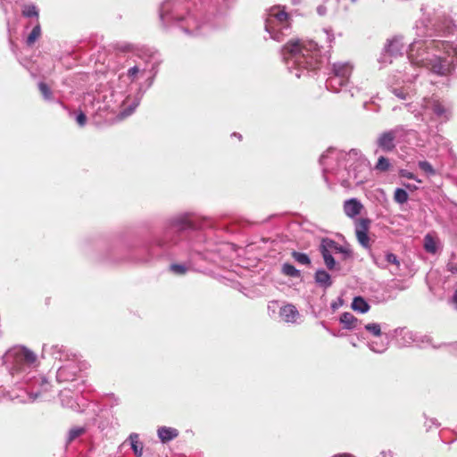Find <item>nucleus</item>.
Instances as JSON below:
<instances>
[{"label": "nucleus", "instance_id": "1", "mask_svg": "<svg viewBox=\"0 0 457 457\" xmlns=\"http://www.w3.org/2000/svg\"><path fill=\"white\" fill-rule=\"evenodd\" d=\"M413 29L420 39L409 46L407 57L411 64L427 67L437 75L450 74L457 63V39L444 38L454 32L453 21L438 19L433 22L423 14Z\"/></svg>", "mask_w": 457, "mask_h": 457}, {"label": "nucleus", "instance_id": "2", "mask_svg": "<svg viewBox=\"0 0 457 457\" xmlns=\"http://www.w3.org/2000/svg\"><path fill=\"white\" fill-rule=\"evenodd\" d=\"M3 361L12 377H17L19 381L32 384V391L29 394L32 402L37 400L42 392L49 390V381L44 376L35 375L38 361L37 355L29 349L14 346L4 353Z\"/></svg>", "mask_w": 457, "mask_h": 457}, {"label": "nucleus", "instance_id": "3", "mask_svg": "<svg viewBox=\"0 0 457 457\" xmlns=\"http://www.w3.org/2000/svg\"><path fill=\"white\" fill-rule=\"evenodd\" d=\"M281 54L289 71L296 78L318 70L328 57L320 54L318 44L312 40H291L286 44Z\"/></svg>", "mask_w": 457, "mask_h": 457}, {"label": "nucleus", "instance_id": "4", "mask_svg": "<svg viewBox=\"0 0 457 457\" xmlns=\"http://www.w3.org/2000/svg\"><path fill=\"white\" fill-rule=\"evenodd\" d=\"M182 4L179 0H165L160 7V19L165 26L179 22L182 29L189 35H198L199 25L195 18L180 14Z\"/></svg>", "mask_w": 457, "mask_h": 457}, {"label": "nucleus", "instance_id": "5", "mask_svg": "<svg viewBox=\"0 0 457 457\" xmlns=\"http://www.w3.org/2000/svg\"><path fill=\"white\" fill-rule=\"evenodd\" d=\"M352 159L357 162L361 161L360 151L352 149L349 153H345L333 147L328 148L320 158L325 179H327V173H337L341 166L346 168Z\"/></svg>", "mask_w": 457, "mask_h": 457}, {"label": "nucleus", "instance_id": "6", "mask_svg": "<svg viewBox=\"0 0 457 457\" xmlns=\"http://www.w3.org/2000/svg\"><path fill=\"white\" fill-rule=\"evenodd\" d=\"M265 29L272 39L282 41L286 31L289 29L288 14L278 8L270 9L265 21Z\"/></svg>", "mask_w": 457, "mask_h": 457}, {"label": "nucleus", "instance_id": "7", "mask_svg": "<svg viewBox=\"0 0 457 457\" xmlns=\"http://www.w3.org/2000/svg\"><path fill=\"white\" fill-rule=\"evenodd\" d=\"M353 71L350 62H336L332 63L329 76L326 81V87L333 92H339L349 83Z\"/></svg>", "mask_w": 457, "mask_h": 457}, {"label": "nucleus", "instance_id": "8", "mask_svg": "<svg viewBox=\"0 0 457 457\" xmlns=\"http://www.w3.org/2000/svg\"><path fill=\"white\" fill-rule=\"evenodd\" d=\"M195 228V224L191 220L189 215L185 214L172 219L170 222V227L168 230L165 232L164 239H162L159 242L161 246L166 245L169 244L168 239L170 240L173 244H176L177 241L173 238H170V236L173 233L181 232L187 229H194Z\"/></svg>", "mask_w": 457, "mask_h": 457}, {"label": "nucleus", "instance_id": "9", "mask_svg": "<svg viewBox=\"0 0 457 457\" xmlns=\"http://www.w3.org/2000/svg\"><path fill=\"white\" fill-rule=\"evenodd\" d=\"M402 36H395L388 39L382 54L383 62H392L391 57L402 56L404 50V44Z\"/></svg>", "mask_w": 457, "mask_h": 457}, {"label": "nucleus", "instance_id": "10", "mask_svg": "<svg viewBox=\"0 0 457 457\" xmlns=\"http://www.w3.org/2000/svg\"><path fill=\"white\" fill-rule=\"evenodd\" d=\"M370 220L361 218L355 220V236L359 244L368 249L370 247V239L368 235L370 227Z\"/></svg>", "mask_w": 457, "mask_h": 457}, {"label": "nucleus", "instance_id": "11", "mask_svg": "<svg viewBox=\"0 0 457 457\" xmlns=\"http://www.w3.org/2000/svg\"><path fill=\"white\" fill-rule=\"evenodd\" d=\"M68 363L60 367L56 373V378L60 382L73 380L80 368L77 364L76 355H72Z\"/></svg>", "mask_w": 457, "mask_h": 457}, {"label": "nucleus", "instance_id": "12", "mask_svg": "<svg viewBox=\"0 0 457 457\" xmlns=\"http://www.w3.org/2000/svg\"><path fill=\"white\" fill-rule=\"evenodd\" d=\"M422 106L425 112H431L433 114H444L452 111L450 104L435 97L424 98Z\"/></svg>", "mask_w": 457, "mask_h": 457}, {"label": "nucleus", "instance_id": "13", "mask_svg": "<svg viewBox=\"0 0 457 457\" xmlns=\"http://www.w3.org/2000/svg\"><path fill=\"white\" fill-rule=\"evenodd\" d=\"M47 354L51 355L54 359L62 361H70L73 355L65 352L62 346L52 345L48 349L46 345H44L42 350V358H46Z\"/></svg>", "mask_w": 457, "mask_h": 457}, {"label": "nucleus", "instance_id": "14", "mask_svg": "<svg viewBox=\"0 0 457 457\" xmlns=\"http://www.w3.org/2000/svg\"><path fill=\"white\" fill-rule=\"evenodd\" d=\"M397 130L393 129L382 133L378 138V145L385 152H391L395 149V139Z\"/></svg>", "mask_w": 457, "mask_h": 457}, {"label": "nucleus", "instance_id": "15", "mask_svg": "<svg viewBox=\"0 0 457 457\" xmlns=\"http://www.w3.org/2000/svg\"><path fill=\"white\" fill-rule=\"evenodd\" d=\"M321 244L323 246H325L328 250H329L332 253H342L344 255V259H348L352 257V252L349 248L345 247L337 244L336 241L325 238L322 239Z\"/></svg>", "mask_w": 457, "mask_h": 457}, {"label": "nucleus", "instance_id": "16", "mask_svg": "<svg viewBox=\"0 0 457 457\" xmlns=\"http://www.w3.org/2000/svg\"><path fill=\"white\" fill-rule=\"evenodd\" d=\"M362 209V204L356 198H351L344 203V212L349 218L356 217L361 212Z\"/></svg>", "mask_w": 457, "mask_h": 457}, {"label": "nucleus", "instance_id": "17", "mask_svg": "<svg viewBox=\"0 0 457 457\" xmlns=\"http://www.w3.org/2000/svg\"><path fill=\"white\" fill-rule=\"evenodd\" d=\"M279 315L286 322L294 323L299 317V312L293 304H287L280 308Z\"/></svg>", "mask_w": 457, "mask_h": 457}, {"label": "nucleus", "instance_id": "18", "mask_svg": "<svg viewBox=\"0 0 457 457\" xmlns=\"http://www.w3.org/2000/svg\"><path fill=\"white\" fill-rule=\"evenodd\" d=\"M396 335L398 337V344L401 346H408L411 343H414L415 341V332L405 329V328H399L395 330Z\"/></svg>", "mask_w": 457, "mask_h": 457}, {"label": "nucleus", "instance_id": "19", "mask_svg": "<svg viewBox=\"0 0 457 457\" xmlns=\"http://www.w3.org/2000/svg\"><path fill=\"white\" fill-rule=\"evenodd\" d=\"M339 320L343 324L344 328L346 329L359 328L361 324V322L350 312L342 313Z\"/></svg>", "mask_w": 457, "mask_h": 457}, {"label": "nucleus", "instance_id": "20", "mask_svg": "<svg viewBox=\"0 0 457 457\" xmlns=\"http://www.w3.org/2000/svg\"><path fill=\"white\" fill-rule=\"evenodd\" d=\"M125 116H116L115 119L107 120L105 116H90L91 123L97 129H103L113 123L121 121Z\"/></svg>", "mask_w": 457, "mask_h": 457}, {"label": "nucleus", "instance_id": "21", "mask_svg": "<svg viewBox=\"0 0 457 457\" xmlns=\"http://www.w3.org/2000/svg\"><path fill=\"white\" fill-rule=\"evenodd\" d=\"M157 435L162 443H168L179 436V431L170 427H160L157 430Z\"/></svg>", "mask_w": 457, "mask_h": 457}, {"label": "nucleus", "instance_id": "22", "mask_svg": "<svg viewBox=\"0 0 457 457\" xmlns=\"http://www.w3.org/2000/svg\"><path fill=\"white\" fill-rule=\"evenodd\" d=\"M315 281L320 287L325 288L329 287L332 285L330 275L324 270H319L315 273Z\"/></svg>", "mask_w": 457, "mask_h": 457}, {"label": "nucleus", "instance_id": "23", "mask_svg": "<svg viewBox=\"0 0 457 457\" xmlns=\"http://www.w3.org/2000/svg\"><path fill=\"white\" fill-rule=\"evenodd\" d=\"M320 252L324 259L325 265L328 270H334L336 268V261L332 256V253L328 250L323 245L320 243Z\"/></svg>", "mask_w": 457, "mask_h": 457}, {"label": "nucleus", "instance_id": "24", "mask_svg": "<svg viewBox=\"0 0 457 457\" xmlns=\"http://www.w3.org/2000/svg\"><path fill=\"white\" fill-rule=\"evenodd\" d=\"M129 440L130 441V445L134 454L137 457H141L143 454V443L139 441L138 435L136 433L131 434L129 437Z\"/></svg>", "mask_w": 457, "mask_h": 457}, {"label": "nucleus", "instance_id": "25", "mask_svg": "<svg viewBox=\"0 0 457 457\" xmlns=\"http://www.w3.org/2000/svg\"><path fill=\"white\" fill-rule=\"evenodd\" d=\"M416 345L420 347H425L426 345H431L435 349L440 348L439 345H436L433 344V338L428 335H421L415 333V341Z\"/></svg>", "mask_w": 457, "mask_h": 457}, {"label": "nucleus", "instance_id": "26", "mask_svg": "<svg viewBox=\"0 0 457 457\" xmlns=\"http://www.w3.org/2000/svg\"><path fill=\"white\" fill-rule=\"evenodd\" d=\"M352 308L355 312L366 313L370 310V305L362 297L356 296L353 300Z\"/></svg>", "mask_w": 457, "mask_h": 457}, {"label": "nucleus", "instance_id": "27", "mask_svg": "<svg viewBox=\"0 0 457 457\" xmlns=\"http://www.w3.org/2000/svg\"><path fill=\"white\" fill-rule=\"evenodd\" d=\"M409 199L408 193L405 189L397 187L394 193V200L399 204L407 203Z\"/></svg>", "mask_w": 457, "mask_h": 457}, {"label": "nucleus", "instance_id": "28", "mask_svg": "<svg viewBox=\"0 0 457 457\" xmlns=\"http://www.w3.org/2000/svg\"><path fill=\"white\" fill-rule=\"evenodd\" d=\"M40 35H41V27H40V24L37 22L34 26L33 29L31 30V32L29 33V35L27 37V40H26L27 45L32 46L38 39Z\"/></svg>", "mask_w": 457, "mask_h": 457}, {"label": "nucleus", "instance_id": "29", "mask_svg": "<svg viewBox=\"0 0 457 457\" xmlns=\"http://www.w3.org/2000/svg\"><path fill=\"white\" fill-rule=\"evenodd\" d=\"M424 248L429 253H436L437 251L436 243L432 236L426 235L424 237Z\"/></svg>", "mask_w": 457, "mask_h": 457}, {"label": "nucleus", "instance_id": "30", "mask_svg": "<svg viewBox=\"0 0 457 457\" xmlns=\"http://www.w3.org/2000/svg\"><path fill=\"white\" fill-rule=\"evenodd\" d=\"M283 274L292 277V278H299L301 273L300 270H297L294 265L290 263H284L282 266Z\"/></svg>", "mask_w": 457, "mask_h": 457}, {"label": "nucleus", "instance_id": "31", "mask_svg": "<svg viewBox=\"0 0 457 457\" xmlns=\"http://www.w3.org/2000/svg\"><path fill=\"white\" fill-rule=\"evenodd\" d=\"M139 104L137 99H129L128 98L124 103V111L121 114H130L135 112L136 108Z\"/></svg>", "mask_w": 457, "mask_h": 457}, {"label": "nucleus", "instance_id": "32", "mask_svg": "<svg viewBox=\"0 0 457 457\" xmlns=\"http://www.w3.org/2000/svg\"><path fill=\"white\" fill-rule=\"evenodd\" d=\"M22 15L25 17L38 18V10L34 4H27L23 6Z\"/></svg>", "mask_w": 457, "mask_h": 457}, {"label": "nucleus", "instance_id": "33", "mask_svg": "<svg viewBox=\"0 0 457 457\" xmlns=\"http://www.w3.org/2000/svg\"><path fill=\"white\" fill-rule=\"evenodd\" d=\"M292 256L300 264L307 265L311 263V259L306 253L294 251Z\"/></svg>", "mask_w": 457, "mask_h": 457}, {"label": "nucleus", "instance_id": "34", "mask_svg": "<svg viewBox=\"0 0 457 457\" xmlns=\"http://www.w3.org/2000/svg\"><path fill=\"white\" fill-rule=\"evenodd\" d=\"M418 166L421 170L429 176H434L436 174L435 169L428 161H420L418 162Z\"/></svg>", "mask_w": 457, "mask_h": 457}, {"label": "nucleus", "instance_id": "35", "mask_svg": "<svg viewBox=\"0 0 457 457\" xmlns=\"http://www.w3.org/2000/svg\"><path fill=\"white\" fill-rule=\"evenodd\" d=\"M145 71V67H141L140 65H135L128 70V76L131 79H135L139 73L144 74Z\"/></svg>", "mask_w": 457, "mask_h": 457}, {"label": "nucleus", "instance_id": "36", "mask_svg": "<svg viewBox=\"0 0 457 457\" xmlns=\"http://www.w3.org/2000/svg\"><path fill=\"white\" fill-rule=\"evenodd\" d=\"M390 166L388 159L384 156H380L376 164V169L380 171H386Z\"/></svg>", "mask_w": 457, "mask_h": 457}, {"label": "nucleus", "instance_id": "37", "mask_svg": "<svg viewBox=\"0 0 457 457\" xmlns=\"http://www.w3.org/2000/svg\"><path fill=\"white\" fill-rule=\"evenodd\" d=\"M365 329L370 332L372 335L376 337H379L381 335L380 325L378 323H369L365 325Z\"/></svg>", "mask_w": 457, "mask_h": 457}, {"label": "nucleus", "instance_id": "38", "mask_svg": "<svg viewBox=\"0 0 457 457\" xmlns=\"http://www.w3.org/2000/svg\"><path fill=\"white\" fill-rule=\"evenodd\" d=\"M385 261L388 263L394 264L397 269L400 268V261L395 253H386L385 255Z\"/></svg>", "mask_w": 457, "mask_h": 457}, {"label": "nucleus", "instance_id": "39", "mask_svg": "<svg viewBox=\"0 0 457 457\" xmlns=\"http://www.w3.org/2000/svg\"><path fill=\"white\" fill-rule=\"evenodd\" d=\"M38 88H39L41 94L43 95V96L46 99H50L51 98V96H52L51 90H50L49 87L46 83L40 82L38 84Z\"/></svg>", "mask_w": 457, "mask_h": 457}, {"label": "nucleus", "instance_id": "40", "mask_svg": "<svg viewBox=\"0 0 457 457\" xmlns=\"http://www.w3.org/2000/svg\"><path fill=\"white\" fill-rule=\"evenodd\" d=\"M440 348H446L449 353L454 354L457 356V342L454 343H444L439 345Z\"/></svg>", "mask_w": 457, "mask_h": 457}, {"label": "nucleus", "instance_id": "41", "mask_svg": "<svg viewBox=\"0 0 457 457\" xmlns=\"http://www.w3.org/2000/svg\"><path fill=\"white\" fill-rule=\"evenodd\" d=\"M369 347L375 353H383L386 349V345H378L377 342L372 341L369 344Z\"/></svg>", "mask_w": 457, "mask_h": 457}, {"label": "nucleus", "instance_id": "42", "mask_svg": "<svg viewBox=\"0 0 457 457\" xmlns=\"http://www.w3.org/2000/svg\"><path fill=\"white\" fill-rule=\"evenodd\" d=\"M83 432H84V429L81 428H76L71 429L69 432V436H68V442L70 443V442L73 441L75 438L79 436Z\"/></svg>", "mask_w": 457, "mask_h": 457}, {"label": "nucleus", "instance_id": "43", "mask_svg": "<svg viewBox=\"0 0 457 457\" xmlns=\"http://www.w3.org/2000/svg\"><path fill=\"white\" fill-rule=\"evenodd\" d=\"M400 176L402 178H406V179H413L415 181H417L418 183H421L422 180L418 179L412 172L407 170H401L400 172H399Z\"/></svg>", "mask_w": 457, "mask_h": 457}, {"label": "nucleus", "instance_id": "44", "mask_svg": "<svg viewBox=\"0 0 457 457\" xmlns=\"http://www.w3.org/2000/svg\"><path fill=\"white\" fill-rule=\"evenodd\" d=\"M187 268L182 264L170 265V270L176 274L182 275L187 271Z\"/></svg>", "mask_w": 457, "mask_h": 457}, {"label": "nucleus", "instance_id": "45", "mask_svg": "<svg viewBox=\"0 0 457 457\" xmlns=\"http://www.w3.org/2000/svg\"><path fill=\"white\" fill-rule=\"evenodd\" d=\"M76 122L79 127H84L87 123H91L90 116H76Z\"/></svg>", "mask_w": 457, "mask_h": 457}, {"label": "nucleus", "instance_id": "46", "mask_svg": "<svg viewBox=\"0 0 457 457\" xmlns=\"http://www.w3.org/2000/svg\"><path fill=\"white\" fill-rule=\"evenodd\" d=\"M394 111H401V112H413L415 110H413L411 106V104H401V105L395 106L393 108Z\"/></svg>", "mask_w": 457, "mask_h": 457}, {"label": "nucleus", "instance_id": "47", "mask_svg": "<svg viewBox=\"0 0 457 457\" xmlns=\"http://www.w3.org/2000/svg\"><path fill=\"white\" fill-rule=\"evenodd\" d=\"M323 34L326 36L327 37V42L329 44V46L331 45V43L334 41V35L332 34L331 30L328 29H324L322 30Z\"/></svg>", "mask_w": 457, "mask_h": 457}, {"label": "nucleus", "instance_id": "48", "mask_svg": "<svg viewBox=\"0 0 457 457\" xmlns=\"http://www.w3.org/2000/svg\"><path fill=\"white\" fill-rule=\"evenodd\" d=\"M394 93H395V95L399 99H401V100H404V99H406V96H407V94H406V93H404L403 89H401V88H395V89H394Z\"/></svg>", "mask_w": 457, "mask_h": 457}, {"label": "nucleus", "instance_id": "49", "mask_svg": "<svg viewBox=\"0 0 457 457\" xmlns=\"http://www.w3.org/2000/svg\"><path fill=\"white\" fill-rule=\"evenodd\" d=\"M447 270L453 273V274H456L457 273V263H453V262H449L447 264Z\"/></svg>", "mask_w": 457, "mask_h": 457}, {"label": "nucleus", "instance_id": "50", "mask_svg": "<svg viewBox=\"0 0 457 457\" xmlns=\"http://www.w3.org/2000/svg\"><path fill=\"white\" fill-rule=\"evenodd\" d=\"M317 12L320 16H323L327 13V8L324 5H320L317 8Z\"/></svg>", "mask_w": 457, "mask_h": 457}, {"label": "nucleus", "instance_id": "51", "mask_svg": "<svg viewBox=\"0 0 457 457\" xmlns=\"http://www.w3.org/2000/svg\"><path fill=\"white\" fill-rule=\"evenodd\" d=\"M403 185L406 189H408L410 191H414L418 188L415 185H412L410 183H403Z\"/></svg>", "mask_w": 457, "mask_h": 457}, {"label": "nucleus", "instance_id": "52", "mask_svg": "<svg viewBox=\"0 0 457 457\" xmlns=\"http://www.w3.org/2000/svg\"><path fill=\"white\" fill-rule=\"evenodd\" d=\"M374 262H375V263H376L378 266H379V267H381V268H383V269L386 268V266L383 263V262L380 260V258H379V257H378V258H377V257H375V258H374Z\"/></svg>", "mask_w": 457, "mask_h": 457}, {"label": "nucleus", "instance_id": "53", "mask_svg": "<svg viewBox=\"0 0 457 457\" xmlns=\"http://www.w3.org/2000/svg\"><path fill=\"white\" fill-rule=\"evenodd\" d=\"M429 422L431 423V425L428 424V422H426V426L428 427V429H429L432 425H435L436 427L439 426V424L436 422V420L431 419V420H429Z\"/></svg>", "mask_w": 457, "mask_h": 457}, {"label": "nucleus", "instance_id": "54", "mask_svg": "<svg viewBox=\"0 0 457 457\" xmlns=\"http://www.w3.org/2000/svg\"><path fill=\"white\" fill-rule=\"evenodd\" d=\"M452 302L455 304V309L457 310V289L453 295Z\"/></svg>", "mask_w": 457, "mask_h": 457}, {"label": "nucleus", "instance_id": "55", "mask_svg": "<svg viewBox=\"0 0 457 457\" xmlns=\"http://www.w3.org/2000/svg\"><path fill=\"white\" fill-rule=\"evenodd\" d=\"M381 454L383 455V457H393V453L391 451H387V452H382Z\"/></svg>", "mask_w": 457, "mask_h": 457}, {"label": "nucleus", "instance_id": "56", "mask_svg": "<svg viewBox=\"0 0 457 457\" xmlns=\"http://www.w3.org/2000/svg\"><path fill=\"white\" fill-rule=\"evenodd\" d=\"M232 136L238 137V139H239V140H241V139H242V136H241V134H238V133L234 132V133L232 134Z\"/></svg>", "mask_w": 457, "mask_h": 457}, {"label": "nucleus", "instance_id": "57", "mask_svg": "<svg viewBox=\"0 0 457 457\" xmlns=\"http://www.w3.org/2000/svg\"><path fill=\"white\" fill-rule=\"evenodd\" d=\"M300 2H301V0H292V3L294 4H300Z\"/></svg>", "mask_w": 457, "mask_h": 457}, {"label": "nucleus", "instance_id": "58", "mask_svg": "<svg viewBox=\"0 0 457 457\" xmlns=\"http://www.w3.org/2000/svg\"><path fill=\"white\" fill-rule=\"evenodd\" d=\"M341 457H353V456H352L351 454H344V455H343V456H341Z\"/></svg>", "mask_w": 457, "mask_h": 457}, {"label": "nucleus", "instance_id": "59", "mask_svg": "<svg viewBox=\"0 0 457 457\" xmlns=\"http://www.w3.org/2000/svg\"><path fill=\"white\" fill-rule=\"evenodd\" d=\"M351 2L354 3L356 0H350Z\"/></svg>", "mask_w": 457, "mask_h": 457}]
</instances>
